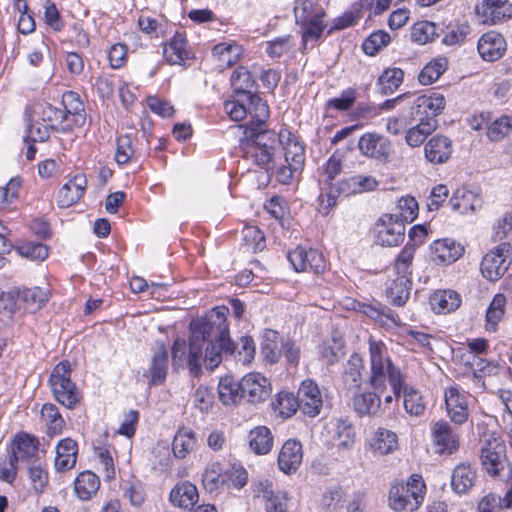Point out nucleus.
<instances>
[{"mask_svg": "<svg viewBox=\"0 0 512 512\" xmlns=\"http://www.w3.org/2000/svg\"><path fill=\"white\" fill-rule=\"evenodd\" d=\"M294 14L297 23L312 21L324 17L325 12L316 0H297L294 6Z\"/></svg>", "mask_w": 512, "mask_h": 512, "instance_id": "46", "label": "nucleus"}, {"mask_svg": "<svg viewBox=\"0 0 512 512\" xmlns=\"http://www.w3.org/2000/svg\"><path fill=\"white\" fill-rule=\"evenodd\" d=\"M168 363V350L163 343H160L153 351L149 363L150 385L158 386L165 382L169 367Z\"/></svg>", "mask_w": 512, "mask_h": 512, "instance_id": "23", "label": "nucleus"}, {"mask_svg": "<svg viewBox=\"0 0 512 512\" xmlns=\"http://www.w3.org/2000/svg\"><path fill=\"white\" fill-rule=\"evenodd\" d=\"M231 342L234 345V352L231 354L222 353V358L232 356L234 357L235 360L241 362L244 365L250 364L251 361L254 359L256 352L255 343L252 337L242 336L238 343H234L232 340Z\"/></svg>", "mask_w": 512, "mask_h": 512, "instance_id": "49", "label": "nucleus"}, {"mask_svg": "<svg viewBox=\"0 0 512 512\" xmlns=\"http://www.w3.org/2000/svg\"><path fill=\"white\" fill-rule=\"evenodd\" d=\"M224 110L233 121H241L248 114L251 116L250 122L245 129L255 127L263 129L266 119L269 117V108L256 92L245 98H235L224 103Z\"/></svg>", "mask_w": 512, "mask_h": 512, "instance_id": "4", "label": "nucleus"}, {"mask_svg": "<svg viewBox=\"0 0 512 512\" xmlns=\"http://www.w3.org/2000/svg\"><path fill=\"white\" fill-rule=\"evenodd\" d=\"M17 253L31 261H43L48 257V247L40 242H25L17 246Z\"/></svg>", "mask_w": 512, "mask_h": 512, "instance_id": "60", "label": "nucleus"}, {"mask_svg": "<svg viewBox=\"0 0 512 512\" xmlns=\"http://www.w3.org/2000/svg\"><path fill=\"white\" fill-rule=\"evenodd\" d=\"M77 454V442L71 438L62 439L56 447L55 469L64 472L74 468Z\"/></svg>", "mask_w": 512, "mask_h": 512, "instance_id": "28", "label": "nucleus"}, {"mask_svg": "<svg viewBox=\"0 0 512 512\" xmlns=\"http://www.w3.org/2000/svg\"><path fill=\"white\" fill-rule=\"evenodd\" d=\"M445 103L444 96L437 92L429 95H420L413 100L412 113L417 115L426 113V117H434L436 119V116L445 108Z\"/></svg>", "mask_w": 512, "mask_h": 512, "instance_id": "26", "label": "nucleus"}, {"mask_svg": "<svg viewBox=\"0 0 512 512\" xmlns=\"http://www.w3.org/2000/svg\"><path fill=\"white\" fill-rule=\"evenodd\" d=\"M248 442L254 453L264 455L272 449L273 436L266 426H257L249 432Z\"/></svg>", "mask_w": 512, "mask_h": 512, "instance_id": "38", "label": "nucleus"}, {"mask_svg": "<svg viewBox=\"0 0 512 512\" xmlns=\"http://www.w3.org/2000/svg\"><path fill=\"white\" fill-rule=\"evenodd\" d=\"M218 394L219 400L226 406L236 405L244 399L240 381H236L231 376L220 379Z\"/></svg>", "mask_w": 512, "mask_h": 512, "instance_id": "36", "label": "nucleus"}, {"mask_svg": "<svg viewBox=\"0 0 512 512\" xmlns=\"http://www.w3.org/2000/svg\"><path fill=\"white\" fill-rule=\"evenodd\" d=\"M61 105L63 106L62 109L66 112V118L68 120L69 116L82 118L81 112L84 111V106L77 93L73 91L65 92L62 97Z\"/></svg>", "mask_w": 512, "mask_h": 512, "instance_id": "63", "label": "nucleus"}, {"mask_svg": "<svg viewBox=\"0 0 512 512\" xmlns=\"http://www.w3.org/2000/svg\"><path fill=\"white\" fill-rule=\"evenodd\" d=\"M468 393L458 386H450L445 390L446 411L450 420L457 425L464 424L469 417Z\"/></svg>", "mask_w": 512, "mask_h": 512, "instance_id": "9", "label": "nucleus"}, {"mask_svg": "<svg viewBox=\"0 0 512 512\" xmlns=\"http://www.w3.org/2000/svg\"><path fill=\"white\" fill-rule=\"evenodd\" d=\"M476 479V470L468 463H460L452 472V490L457 494H465L475 485Z\"/></svg>", "mask_w": 512, "mask_h": 512, "instance_id": "29", "label": "nucleus"}, {"mask_svg": "<svg viewBox=\"0 0 512 512\" xmlns=\"http://www.w3.org/2000/svg\"><path fill=\"white\" fill-rule=\"evenodd\" d=\"M422 501L423 495L402 483L393 484L389 489L388 503L390 508L396 512L406 509L414 511L419 508Z\"/></svg>", "mask_w": 512, "mask_h": 512, "instance_id": "10", "label": "nucleus"}, {"mask_svg": "<svg viewBox=\"0 0 512 512\" xmlns=\"http://www.w3.org/2000/svg\"><path fill=\"white\" fill-rule=\"evenodd\" d=\"M245 137L240 141L243 157L251 160L265 171L274 167V156L281 140L273 130L250 127L244 131Z\"/></svg>", "mask_w": 512, "mask_h": 512, "instance_id": "3", "label": "nucleus"}, {"mask_svg": "<svg viewBox=\"0 0 512 512\" xmlns=\"http://www.w3.org/2000/svg\"><path fill=\"white\" fill-rule=\"evenodd\" d=\"M434 446L439 454H452L459 448V435L445 420L437 421L431 429Z\"/></svg>", "mask_w": 512, "mask_h": 512, "instance_id": "15", "label": "nucleus"}, {"mask_svg": "<svg viewBox=\"0 0 512 512\" xmlns=\"http://www.w3.org/2000/svg\"><path fill=\"white\" fill-rule=\"evenodd\" d=\"M284 150L286 163L292 165L294 170H301L305 163L304 146L296 138H289Z\"/></svg>", "mask_w": 512, "mask_h": 512, "instance_id": "56", "label": "nucleus"}, {"mask_svg": "<svg viewBox=\"0 0 512 512\" xmlns=\"http://www.w3.org/2000/svg\"><path fill=\"white\" fill-rule=\"evenodd\" d=\"M244 399L249 403H258L266 400L270 393V383L260 373H249L241 380Z\"/></svg>", "mask_w": 512, "mask_h": 512, "instance_id": "17", "label": "nucleus"}, {"mask_svg": "<svg viewBox=\"0 0 512 512\" xmlns=\"http://www.w3.org/2000/svg\"><path fill=\"white\" fill-rule=\"evenodd\" d=\"M22 185L20 177H14L3 187H0V210L11 209L19 198Z\"/></svg>", "mask_w": 512, "mask_h": 512, "instance_id": "53", "label": "nucleus"}, {"mask_svg": "<svg viewBox=\"0 0 512 512\" xmlns=\"http://www.w3.org/2000/svg\"><path fill=\"white\" fill-rule=\"evenodd\" d=\"M510 264V244L501 243L484 255L480 270L487 280L497 281L506 273Z\"/></svg>", "mask_w": 512, "mask_h": 512, "instance_id": "7", "label": "nucleus"}, {"mask_svg": "<svg viewBox=\"0 0 512 512\" xmlns=\"http://www.w3.org/2000/svg\"><path fill=\"white\" fill-rule=\"evenodd\" d=\"M229 481L228 472L218 463L210 464L203 473L202 483L206 491L212 493Z\"/></svg>", "mask_w": 512, "mask_h": 512, "instance_id": "41", "label": "nucleus"}, {"mask_svg": "<svg viewBox=\"0 0 512 512\" xmlns=\"http://www.w3.org/2000/svg\"><path fill=\"white\" fill-rule=\"evenodd\" d=\"M287 258L297 272L310 269L314 273L319 274L326 268L323 255L315 249L306 250L302 247H297L288 253Z\"/></svg>", "mask_w": 512, "mask_h": 512, "instance_id": "11", "label": "nucleus"}, {"mask_svg": "<svg viewBox=\"0 0 512 512\" xmlns=\"http://www.w3.org/2000/svg\"><path fill=\"white\" fill-rule=\"evenodd\" d=\"M229 308L217 306L205 317L190 322L188 344L184 339L174 340L172 367L179 370L187 367L194 376L199 375L202 363L210 370L215 369L222 361V353H233L227 316Z\"/></svg>", "mask_w": 512, "mask_h": 512, "instance_id": "1", "label": "nucleus"}, {"mask_svg": "<svg viewBox=\"0 0 512 512\" xmlns=\"http://www.w3.org/2000/svg\"><path fill=\"white\" fill-rule=\"evenodd\" d=\"M17 290L14 288L2 292L0 295V326H7L11 323L13 316L20 304L17 297Z\"/></svg>", "mask_w": 512, "mask_h": 512, "instance_id": "47", "label": "nucleus"}, {"mask_svg": "<svg viewBox=\"0 0 512 512\" xmlns=\"http://www.w3.org/2000/svg\"><path fill=\"white\" fill-rule=\"evenodd\" d=\"M42 120L47 122L49 126L56 130L70 129L71 125L68 124L66 112L61 107H55L51 104H46L41 111Z\"/></svg>", "mask_w": 512, "mask_h": 512, "instance_id": "50", "label": "nucleus"}, {"mask_svg": "<svg viewBox=\"0 0 512 512\" xmlns=\"http://www.w3.org/2000/svg\"><path fill=\"white\" fill-rule=\"evenodd\" d=\"M383 392L376 390L363 389V386L357 388V391H350L346 395L351 399L354 411L361 417L375 416L381 408L380 394Z\"/></svg>", "mask_w": 512, "mask_h": 512, "instance_id": "12", "label": "nucleus"}, {"mask_svg": "<svg viewBox=\"0 0 512 512\" xmlns=\"http://www.w3.org/2000/svg\"><path fill=\"white\" fill-rule=\"evenodd\" d=\"M436 35V26L429 21L417 22L411 30V39L418 44H426L434 39Z\"/></svg>", "mask_w": 512, "mask_h": 512, "instance_id": "61", "label": "nucleus"}, {"mask_svg": "<svg viewBox=\"0 0 512 512\" xmlns=\"http://www.w3.org/2000/svg\"><path fill=\"white\" fill-rule=\"evenodd\" d=\"M69 362H61L53 369L49 383L55 399L63 406L73 409L81 399V394L70 379Z\"/></svg>", "mask_w": 512, "mask_h": 512, "instance_id": "5", "label": "nucleus"}, {"mask_svg": "<svg viewBox=\"0 0 512 512\" xmlns=\"http://www.w3.org/2000/svg\"><path fill=\"white\" fill-rule=\"evenodd\" d=\"M391 214L404 225L405 223L413 222L418 215V203L414 197H402L398 200L396 212Z\"/></svg>", "mask_w": 512, "mask_h": 512, "instance_id": "51", "label": "nucleus"}, {"mask_svg": "<svg viewBox=\"0 0 512 512\" xmlns=\"http://www.w3.org/2000/svg\"><path fill=\"white\" fill-rule=\"evenodd\" d=\"M364 361L362 357L354 353L344 365L342 383L345 393L357 391L366 382L363 380Z\"/></svg>", "mask_w": 512, "mask_h": 512, "instance_id": "20", "label": "nucleus"}, {"mask_svg": "<svg viewBox=\"0 0 512 512\" xmlns=\"http://www.w3.org/2000/svg\"><path fill=\"white\" fill-rule=\"evenodd\" d=\"M438 126V121L434 117H426L414 127L407 130L405 135L406 143L411 147L422 145L428 135L432 134Z\"/></svg>", "mask_w": 512, "mask_h": 512, "instance_id": "35", "label": "nucleus"}, {"mask_svg": "<svg viewBox=\"0 0 512 512\" xmlns=\"http://www.w3.org/2000/svg\"><path fill=\"white\" fill-rule=\"evenodd\" d=\"M403 406L405 411L412 416H420L425 411L423 398L418 390L403 382Z\"/></svg>", "mask_w": 512, "mask_h": 512, "instance_id": "48", "label": "nucleus"}, {"mask_svg": "<svg viewBox=\"0 0 512 512\" xmlns=\"http://www.w3.org/2000/svg\"><path fill=\"white\" fill-rule=\"evenodd\" d=\"M398 445L397 435L386 428H378L371 440V449L375 454L387 455Z\"/></svg>", "mask_w": 512, "mask_h": 512, "instance_id": "39", "label": "nucleus"}, {"mask_svg": "<svg viewBox=\"0 0 512 512\" xmlns=\"http://www.w3.org/2000/svg\"><path fill=\"white\" fill-rule=\"evenodd\" d=\"M333 436L339 441L338 446L350 449L354 444V429L352 425L342 418L336 419L332 423Z\"/></svg>", "mask_w": 512, "mask_h": 512, "instance_id": "54", "label": "nucleus"}, {"mask_svg": "<svg viewBox=\"0 0 512 512\" xmlns=\"http://www.w3.org/2000/svg\"><path fill=\"white\" fill-rule=\"evenodd\" d=\"M243 54V48L236 42H222L212 49L213 57L218 61V67L226 69L236 64Z\"/></svg>", "mask_w": 512, "mask_h": 512, "instance_id": "30", "label": "nucleus"}, {"mask_svg": "<svg viewBox=\"0 0 512 512\" xmlns=\"http://www.w3.org/2000/svg\"><path fill=\"white\" fill-rule=\"evenodd\" d=\"M461 296L454 290H438L430 298L432 309L439 314L455 311L460 307Z\"/></svg>", "mask_w": 512, "mask_h": 512, "instance_id": "34", "label": "nucleus"}, {"mask_svg": "<svg viewBox=\"0 0 512 512\" xmlns=\"http://www.w3.org/2000/svg\"><path fill=\"white\" fill-rule=\"evenodd\" d=\"M416 249L414 246L406 244L401 250L394 262V270L398 277L409 278L412 273V263Z\"/></svg>", "mask_w": 512, "mask_h": 512, "instance_id": "58", "label": "nucleus"}, {"mask_svg": "<svg viewBox=\"0 0 512 512\" xmlns=\"http://www.w3.org/2000/svg\"><path fill=\"white\" fill-rule=\"evenodd\" d=\"M100 481L96 474L91 471L81 472L74 481V490L81 500H88L99 489Z\"/></svg>", "mask_w": 512, "mask_h": 512, "instance_id": "40", "label": "nucleus"}, {"mask_svg": "<svg viewBox=\"0 0 512 512\" xmlns=\"http://www.w3.org/2000/svg\"><path fill=\"white\" fill-rule=\"evenodd\" d=\"M375 241L385 247L398 246L405 237V225L392 214H383L374 225Z\"/></svg>", "mask_w": 512, "mask_h": 512, "instance_id": "8", "label": "nucleus"}, {"mask_svg": "<svg viewBox=\"0 0 512 512\" xmlns=\"http://www.w3.org/2000/svg\"><path fill=\"white\" fill-rule=\"evenodd\" d=\"M262 493V498L265 500V507L267 512H286L287 511V497L284 492H275L271 483H261L259 491Z\"/></svg>", "mask_w": 512, "mask_h": 512, "instance_id": "42", "label": "nucleus"}, {"mask_svg": "<svg viewBox=\"0 0 512 512\" xmlns=\"http://www.w3.org/2000/svg\"><path fill=\"white\" fill-rule=\"evenodd\" d=\"M163 56L172 65L183 63L187 56L185 37L176 33L170 42L164 45Z\"/></svg>", "mask_w": 512, "mask_h": 512, "instance_id": "43", "label": "nucleus"}, {"mask_svg": "<svg viewBox=\"0 0 512 512\" xmlns=\"http://www.w3.org/2000/svg\"><path fill=\"white\" fill-rule=\"evenodd\" d=\"M481 442L480 459L483 468L492 476L499 475L505 460L506 447L503 440L494 433H485Z\"/></svg>", "mask_w": 512, "mask_h": 512, "instance_id": "6", "label": "nucleus"}, {"mask_svg": "<svg viewBox=\"0 0 512 512\" xmlns=\"http://www.w3.org/2000/svg\"><path fill=\"white\" fill-rule=\"evenodd\" d=\"M40 413L41 418L47 427V433L49 436L53 437L62 432V429L65 426V420L59 413L56 405L46 403L42 406Z\"/></svg>", "mask_w": 512, "mask_h": 512, "instance_id": "45", "label": "nucleus"}, {"mask_svg": "<svg viewBox=\"0 0 512 512\" xmlns=\"http://www.w3.org/2000/svg\"><path fill=\"white\" fill-rule=\"evenodd\" d=\"M476 14L483 24L495 25L511 18L512 4L508 0H484L476 6Z\"/></svg>", "mask_w": 512, "mask_h": 512, "instance_id": "13", "label": "nucleus"}, {"mask_svg": "<svg viewBox=\"0 0 512 512\" xmlns=\"http://www.w3.org/2000/svg\"><path fill=\"white\" fill-rule=\"evenodd\" d=\"M39 441L36 437L26 433H18L11 444V456L19 462H28L36 456L38 452Z\"/></svg>", "mask_w": 512, "mask_h": 512, "instance_id": "27", "label": "nucleus"}, {"mask_svg": "<svg viewBox=\"0 0 512 512\" xmlns=\"http://www.w3.org/2000/svg\"><path fill=\"white\" fill-rule=\"evenodd\" d=\"M464 253V247L450 238L435 240L430 245V257L435 264L449 265L456 262Z\"/></svg>", "mask_w": 512, "mask_h": 512, "instance_id": "16", "label": "nucleus"}, {"mask_svg": "<svg viewBox=\"0 0 512 512\" xmlns=\"http://www.w3.org/2000/svg\"><path fill=\"white\" fill-rule=\"evenodd\" d=\"M405 376L389 356L386 345L381 341L369 339V376L367 385L370 389L385 392L387 383L393 395L398 399L401 395Z\"/></svg>", "mask_w": 512, "mask_h": 512, "instance_id": "2", "label": "nucleus"}, {"mask_svg": "<svg viewBox=\"0 0 512 512\" xmlns=\"http://www.w3.org/2000/svg\"><path fill=\"white\" fill-rule=\"evenodd\" d=\"M447 68V60L438 58L429 62L419 73L418 79L422 85H430L443 74Z\"/></svg>", "mask_w": 512, "mask_h": 512, "instance_id": "57", "label": "nucleus"}, {"mask_svg": "<svg viewBox=\"0 0 512 512\" xmlns=\"http://www.w3.org/2000/svg\"><path fill=\"white\" fill-rule=\"evenodd\" d=\"M410 278L398 277L386 289V296L391 304L402 306L406 303L410 295Z\"/></svg>", "mask_w": 512, "mask_h": 512, "instance_id": "44", "label": "nucleus"}, {"mask_svg": "<svg viewBox=\"0 0 512 512\" xmlns=\"http://www.w3.org/2000/svg\"><path fill=\"white\" fill-rule=\"evenodd\" d=\"M17 290V297L19 304L23 305L24 310L28 312H35L39 310L42 305L47 302L49 292L46 289L40 287L33 288H14Z\"/></svg>", "mask_w": 512, "mask_h": 512, "instance_id": "33", "label": "nucleus"}, {"mask_svg": "<svg viewBox=\"0 0 512 512\" xmlns=\"http://www.w3.org/2000/svg\"><path fill=\"white\" fill-rule=\"evenodd\" d=\"M452 141L443 135L432 137L424 148L426 159L433 164L445 163L452 154Z\"/></svg>", "mask_w": 512, "mask_h": 512, "instance_id": "25", "label": "nucleus"}, {"mask_svg": "<svg viewBox=\"0 0 512 512\" xmlns=\"http://www.w3.org/2000/svg\"><path fill=\"white\" fill-rule=\"evenodd\" d=\"M86 187V177L82 174L75 175L59 189L56 196L57 205L60 208L74 205L83 197Z\"/></svg>", "mask_w": 512, "mask_h": 512, "instance_id": "19", "label": "nucleus"}, {"mask_svg": "<svg viewBox=\"0 0 512 512\" xmlns=\"http://www.w3.org/2000/svg\"><path fill=\"white\" fill-rule=\"evenodd\" d=\"M449 204L454 211H458L461 214H469L481 207L482 200L472 191L458 189L450 198Z\"/></svg>", "mask_w": 512, "mask_h": 512, "instance_id": "32", "label": "nucleus"}, {"mask_svg": "<svg viewBox=\"0 0 512 512\" xmlns=\"http://www.w3.org/2000/svg\"><path fill=\"white\" fill-rule=\"evenodd\" d=\"M470 32V25L467 22H463L449 28L442 41L446 45L461 44L465 41Z\"/></svg>", "mask_w": 512, "mask_h": 512, "instance_id": "64", "label": "nucleus"}, {"mask_svg": "<svg viewBox=\"0 0 512 512\" xmlns=\"http://www.w3.org/2000/svg\"><path fill=\"white\" fill-rule=\"evenodd\" d=\"M355 177L341 180L337 185L331 186L328 192L322 191L319 195V211L322 214H328L329 210L337 203V198L340 194L350 195L358 194L357 185L353 183Z\"/></svg>", "mask_w": 512, "mask_h": 512, "instance_id": "21", "label": "nucleus"}, {"mask_svg": "<svg viewBox=\"0 0 512 512\" xmlns=\"http://www.w3.org/2000/svg\"><path fill=\"white\" fill-rule=\"evenodd\" d=\"M299 410L309 416L316 417L319 415L323 405L322 394L318 385L310 380H304L297 392Z\"/></svg>", "mask_w": 512, "mask_h": 512, "instance_id": "14", "label": "nucleus"}, {"mask_svg": "<svg viewBox=\"0 0 512 512\" xmlns=\"http://www.w3.org/2000/svg\"><path fill=\"white\" fill-rule=\"evenodd\" d=\"M404 73L399 68L385 70L378 79L380 93L392 94L403 82Z\"/></svg>", "mask_w": 512, "mask_h": 512, "instance_id": "52", "label": "nucleus"}, {"mask_svg": "<svg viewBox=\"0 0 512 512\" xmlns=\"http://www.w3.org/2000/svg\"><path fill=\"white\" fill-rule=\"evenodd\" d=\"M477 49L484 60L495 61L506 51V41L500 33L489 31L481 36Z\"/></svg>", "mask_w": 512, "mask_h": 512, "instance_id": "22", "label": "nucleus"}, {"mask_svg": "<svg viewBox=\"0 0 512 512\" xmlns=\"http://www.w3.org/2000/svg\"><path fill=\"white\" fill-rule=\"evenodd\" d=\"M360 152L370 158L386 160L390 154L391 142L377 133L363 134L358 141Z\"/></svg>", "mask_w": 512, "mask_h": 512, "instance_id": "18", "label": "nucleus"}, {"mask_svg": "<svg viewBox=\"0 0 512 512\" xmlns=\"http://www.w3.org/2000/svg\"><path fill=\"white\" fill-rule=\"evenodd\" d=\"M235 98H245L256 92V82L245 67H238L231 75Z\"/></svg>", "mask_w": 512, "mask_h": 512, "instance_id": "37", "label": "nucleus"}, {"mask_svg": "<svg viewBox=\"0 0 512 512\" xmlns=\"http://www.w3.org/2000/svg\"><path fill=\"white\" fill-rule=\"evenodd\" d=\"M199 494L195 485L190 482H180L170 492V501L174 506L191 509L198 501Z\"/></svg>", "mask_w": 512, "mask_h": 512, "instance_id": "31", "label": "nucleus"}, {"mask_svg": "<svg viewBox=\"0 0 512 512\" xmlns=\"http://www.w3.org/2000/svg\"><path fill=\"white\" fill-rule=\"evenodd\" d=\"M303 458L302 445L296 440H287L279 453L278 465L279 468L286 474L295 472Z\"/></svg>", "mask_w": 512, "mask_h": 512, "instance_id": "24", "label": "nucleus"}, {"mask_svg": "<svg viewBox=\"0 0 512 512\" xmlns=\"http://www.w3.org/2000/svg\"><path fill=\"white\" fill-rule=\"evenodd\" d=\"M196 440L194 433L188 430H180L173 440V453L177 458L183 459L189 454L195 446Z\"/></svg>", "mask_w": 512, "mask_h": 512, "instance_id": "55", "label": "nucleus"}, {"mask_svg": "<svg viewBox=\"0 0 512 512\" xmlns=\"http://www.w3.org/2000/svg\"><path fill=\"white\" fill-rule=\"evenodd\" d=\"M512 131V118L502 115L495 119L487 128V136L491 141L497 142L504 139Z\"/></svg>", "mask_w": 512, "mask_h": 512, "instance_id": "59", "label": "nucleus"}, {"mask_svg": "<svg viewBox=\"0 0 512 512\" xmlns=\"http://www.w3.org/2000/svg\"><path fill=\"white\" fill-rule=\"evenodd\" d=\"M389 42H390V35L383 30H379L377 32L372 33L364 41V43L362 45V49L366 55L373 56L381 48L387 46Z\"/></svg>", "mask_w": 512, "mask_h": 512, "instance_id": "62", "label": "nucleus"}]
</instances>
